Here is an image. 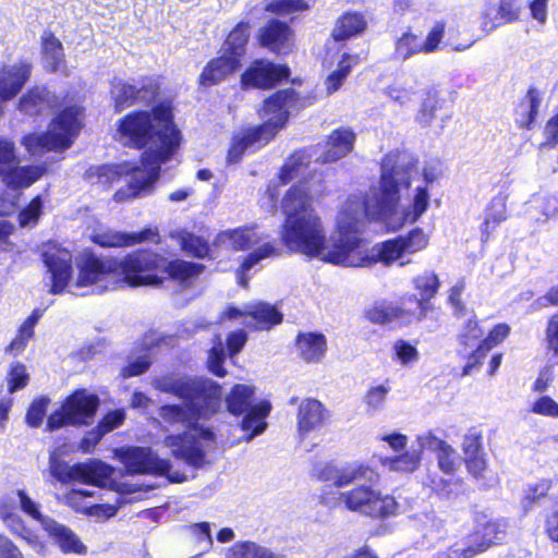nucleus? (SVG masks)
Returning a JSON list of instances; mask_svg holds the SVG:
<instances>
[{"label": "nucleus", "mask_w": 558, "mask_h": 558, "mask_svg": "<svg viewBox=\"0 0 558 558\" xmlns=\"http://www.w3.org/2000/svg\"><path fill=\"white\" fill-rule=\"evenodd\" d=\"M117 132L125 147L145 150L140 157L142 166H130L126 174H131V180L113 193V202L123 204L155 192L161 163L177 154L182 135L169 101H159L149 110L128 112L119 119Z\"/></svg>", "instance_id": "nucleus-1"}, {"label": "nucleus", "mask_w": 558, "mask_h": 558, "mask_svg": "<svg viewBox=\"0 0 558 558\" xmlns=\"http://www.w3.org/2000/svg\"><path fill=\"white\" fill-rule=\"evenodd\" d=\"M401 170L397 167L384 169L379 177L378 187L374 189L372 196L362 202L348 199L347 206L338 217L335 232L329 238L328 245L320 254L322 260L332 265L348 267L367 266V255L363 253V239L360 230L359 209L376 220H387L397 213L400 203L401 184L410 187L409 178L401 182Z\"/></svg>", "instance_id": "nucleus-2"}, {"label": "nucleus", "mask_w": 558, "mask_h": 558, "mask_svg": "<svg viewBox=\"0 0 558 558\" xmlns=\"http://www.w3.org/2000/svg\"><path fill=\"white\" fill-rule=\"evenodd\" d=\"M313 201L306 182L299 181L288 189L281 202L284 215L280 232L282 244L289 252L311 258L319 257L326 243L325 228Z\"/></svg>", "instance_id": "nucleus-3"}, {"label": "nucleus", "mask_w": 558, "mask_h": 558, "mask_svg": "<svg viewBox=\"0 0 558 558\" xmlns=\"http://www.w3.org/2000/svg\"><path fill=\"white\" fill-rule=\"evenodd\" d=\"M155 388L185 402L194 423L211 418L221 408L222 386L206 376H163Z\"/></svg>", "instance_id": "nucleus-4"}, {"label": "nucleus", "mask_w": 558, "mask_h": 558, "mask_svg": "<svg viewBox=\"0 0 558 558\" xmlns=\"http://www.w3.org/2000/svg\"><path fill=\"white\" fill-rule=\"evenodd\" d=\"M252 25L239 21L226 35L217 56L210 58L197 76V88L207 92L234 76L247 54Z\"/></svg>", "instance_id": "nucleus-5"}, {"label": "nucleus", "mask_w": 558, "mask_h": 558, "mask_svg": "<svg viewBox=\"0 0 558 558\" xmlns=\"http://www.w3.org/2000/svg\"><path fill=\"white\" fill-rule=\"evenodd\" d=\"M159 416L169 424L186 423L187 427L197 433V436L182 432L166 437L165 442L171 449V456L182 460L185 464L199 469L206 463V451L199 438L206 441H215V433L209 427H204L192 420L190 409L180 403L165 404L158 410Z\"/></svg>", "instance_id": "nucleus-6"}, {"label": "nucleus", "mask_w": 558, "mask_h": 558, "mask_svg": "<svg viewBox=\"0 0 558 558\" xmlns=\"http://www.w3.org/2000/svg\"><path fill=\"white\" fill-rule=\"evenodd\" d=\"M85 108L71 104L61 108L41 133H27L22 145L32 154L61 153L69 149L84 128Z\"/></svg>", "instance_id": "nucleus-7"}, {"label": "nucleus", "mask_w": 558, "mask_h": 558, "mask_svg": "<svg viewBox=\"0 0 558 558\" xmlns=\"http://www.w3.org/2000/svg\"><path fill=\"white\" fill-rule=\"evenodd\" d=\"M511 332V327L507 323L495 324L486 333L482 320L475 313L463 323L459 333L458 342L464 349L475 345L468 354L466 362L462 367V375H470L474 371H478L489 351L501 344Z\"/></svg>", "instance_id": "nucleus-8"}, {"label": "nucleus", "mask_w": 558, "mask_h": 558, "mask_svg": "<svg viewBox=\"0 0 558 558\" xmlns=\"http://www.w3.org/2000/svg\"><path fill=\"white\" fill-rule=\"evenodd\" d=\"M166 257L153 248H136L117 258V272L131 288L159 287L165 282L160 275Z\"/></svg>", "instance_id": "nucleus-9"}, {"label": "nucleus", "mask_w": 558, "mask_h": 558, "mask_svg": "<svg viewBox=\"0 0 558 558\" xmlns=\"http://www.w3.org/2000/svg\"><path fill=\"white\" fill-rule=\"evenodd\" d=\"M100 405L96 393L77 388L68 395L60 407L47 417L46 429L54 432L62 427H82L93 423Z\"/></svg>", "instance_id": "nucleus-10"}, {"label": "nucleus", "mask_w": 558, "mask_h": 558, "mask_svg": "<svg viewBox=\"0 0 558 558\" xmlns=\"http://www.w3.org/2000/svg\"><path fill=\"white\" fill-rule=\"evenodd\" d=\"M339 500L347 510L378 521L397 515L399 509V504L392 495L383 494L379 489L365 484L339 493Z\"/></svg>", "instance_id": "nucleus-11"}, {"label": "nucleus", "mask_w": 558, "mask_h": 558, "mask_svg": "<svg viewBox=\"0 0 558 558\" xmlns=\"http://www.w3.org/2000/svg\"><path fill=\"white\" fill-rule=\"evenodd\" d=\"M316 101L317 94L315 90L303 95L293 87H286L275 90L263 100L259 116L268 117V120L264 123L270 124L278 134L289 121L290 109L301 111L313 106Z\"/></svg>", "instance_id": "nucleus-12"}, {"label": "nucleus", "mask_w": 558, "mask_h": 558, "mask_svg": "<svg viewBox=\"0 0 558 558\" xmlns=\"http://www.w3.org/2000/svg\"><path fill=\"white\" fill-rule=\"evenodd\" d=\"M46 172L43 166H20L13 141L0 137V179L11 189H25L37 182Z\"/></svg>", "instance_id": "nucleus-13"}, {"label": "nucleus", "mask_w": 558, "mask_h": 558, "mask_svg": "<svg viewBox=\"0 0 558 558\" xmlns=\"http://www.w3.org/2000/svg\"><path fill=\"white\" fill-rule=\"evenodd\" d=\"M291 75L288 63L275 62L267 58H256L240 75L242 89L271 90L287 83Z\"/></svg>", "instance_id": "nucleus-14"}, {"label": "nucleus", "mask_w": 558, "mask_h": 558, "mask_svg": "<svg viewBox=\"0 0 558 558\" xmlns=\"http://www.w3.org/2000/svg\"><path fill=\"white\" fill-rule=\"evenodd\" d=\"M120 460L128 474H151L165 476L172 483H182L186 475L180 472L171 473V462L154 454L149 448L131 447L121 452Z\"/></svg>", "instance_id": "nucleus-15"}, {"label": "nucleus", "mask_w": 558, "mask_h": 558, "mask_svg": "<svg viewBox=\"0 0 558 558\" xmlns=\"http://www.w3.org/2000/svg\"><path fill=\"white\" fill-rule=\"evenodd\" d=\"M445 33L446 22L442 20L432 25L424 40L413 32L412 27H408L393 43L392 58L405 61L420 53H433L440 49Z\"/></svg>", "instance_id": "nucleus-16"}, {"label": "nucleus", "mask_w": 558, "mask_h": 558, "mask_svg": "<svg viewBox=\"0 0 558 558\" xmlns=\"http://www.w3.org/2000/svg\"><path fill=\"white\" fill-rule=\"evenodd\" d=\"M110 94L114 111L121 112L137 104L154 102L160 94V86L149 76L142 77L140 86L114 78L111 81Z\"/></svg>", "instance_id": "nucleus-17"}, {"label": "nucleus", "mask_w": 558, "mask_h": 558, "mask_svg": "<svg viewBox=\"0 0 558 558\" xmlns=\"http://www.w3.org/2000/svg\"><path fill=\"white\" fill-rule=\"evenodd\" d=\"M277 133L270 124L259 123L257 125L242 129L231 138L227 151V162L229 165L239 163L246 151L255 153L268 145Z\"/></svg>", "instance_id": "nucleus-18"}, {"label": "nucleus", "mask_w": 558, "mask_h": 558, "mask_svg": "<svg viewBox=\"0 0 558 558\" xmlns=\"http://www.w3.org/2000/svg\"><path fill=\"white\" fill-rule=\"evenodd\" d=\"M294 29L278 17L268 19L256 33V43L276 56H288L294 49Z\"/></svg>", "instance_id": "nucleus-19"}, {"label": "nucleus", "mask_w": 558, "mask_h": 558, "mask_svg": "<svg viewBox=\"0 0 558 558\" xmlns=\"http://www.w3.org/2000/svg\"><path fill=\"white\" fill-rule=\"evenodd\" d=\"M43 262L50 274L51 294H60L70 283L73 275L70 251L54 243H48L41 254Z\"/></svg>", "instance_id": "nucleus-20"}, {"label": "nucleus", "mask_w": 558, "mask_h": 558, "mask_svg": "<svg viewBox=\"0 0 558 558\" xmlns=\"http://www.w3.org/2000/svg\"><path fill=\"white\" fill-rule=\"evenodd\" d=\"M75 286L92 287L108 279L117 272V257H99L92 251L84 252L77 262Z\"/></svg>", "instance_id": "nucleus-21"}, {"label": "nucleus", "mask_w": 558, "mask_h": 558, "mask_svg": "<svg viewBox=\"0 0 558 558\" xmlns=\"http://www.w3.org/2000/svg\"><path fill=\"white\" fill-rule=\"evenodd\" d=\"M413 287L420 293V298L415 294H404L402 299L409 311L414 313L417 323L426 318L427 312L430 310L428 303L437 295L440 280L435 271H425L413 279Z\"/></svg>", "instance_id": "nucleus-22"}, {"label": "nucleus", "mask_w": 558, "mask_h": 558, "mask_svg": "<svg viewBox=\"0 0 558 558\" xmlns=\"http://www.w3.org/2000/svg\"><path fill=\"white\" fill-rule=\"evenodd\" d=\"M92 241L94 244L105 248H123L145 242L159 244L161 239L157 228L146 227L133 232L106 230L94 234Z\"/></svg>", "instance_id": "nucleus-23"}, {"label": "nucleus", "mask_w": 558, "mask_h": 558, "mask_svg": "<svg viewBox=\"0 0 558 558\" xmlns=\"http://www.w3.org/2000/svg\"><path fill=\"white\" fill-rule=\"evenodd\" d=\"M414 317V313L404 305L402 298L398 305L380 300L375 301L364 310V318L374 325H388L392 322L410 325L416 323Z\"/></svg>", "instance_id": "nucleus-24"}, {"label": "nucleus", "mask_w": 558, "mask_h": 558, "mask_svg": "<svg viewBox=\"0 0 558 558\" xmlns=\"http://www.w3.org/2000/svg\"><path fill=\"white\" fill-rule=\"evenodd\" d=\"M462 451L468 473L476 480L484 478L488 463L483 448V434L476 427H471L463 437Z\"/></svg>", "instance_id": "nucleus-25"}, {"label": "nucleus", "mask_w": 558, "mask_h": 558, "mask_svg": "<svg viewBox=\"0 0 558 558\" xmlns=\"http://www.w3.org/2000/svg\"><path fill=\"white\" fill-rule=\"evenodd\" d=\"M33 65L27 60H20L12 65L0 68V100L9 101L15 98L29 81Z\"/></svg>", "instance_id": "nucleus-26"}, {"label": "nucleus", "mask_w": 558, "mask_h": 558, "mask_svg": "<svg viewBox=\"0 0 558 558\" xmlns=\"http://www.w3.org/2000/svg\"><path fill=\"white\" fill-rule=\"evenodd\" d=\"M247 316L242 324L252 331H269L283 322L282 312L265 301L250 302Z\"/></svg>", "instance_id": "nucleus-27"}, {"label": "nucleus", "mask_w": 558, "mask_h": 558, "mask_svg": "<svg viewBox=\"0 0 558 558\" xmlns=\"http://www.w3.org/2000/svg\"><path fill=\"white\" fill-rule=\"evenodd\" d=\"M293 344L298 356L307 364L320 363L328 350L327 338L320 331H300Z\"/></svg>", "instance_id": "nucleus-28"}, {"label": "nucleus", "mask_w": 558, "mask_h": 558, "mask_svg": "<svg viewBox=\"0 0 558 558\" xmlns=\"http://www.w3.org/2000/svg\"><path fill=\"white\" fill-rule=\"evenodd\" d=\"M356 141V134L351 128H337L327 136L326 147L322 155L324 163L336 162L353 149Z\"/></svg>", "instance_id": "nucleus-29"}, {"label": "nucleus", "mask_w": 558, "mask_h": 558, "mask_svg": "<svg viewBox=\"0 0 558 558\" xmlns=\"http://www.w3.org/2000/svg\"><path fill=\"white\" fill-rule=\"evenodd\" d=\"M367 25L364 13L349 10L337 19L330 36L336 43H342L364 34Z\"/></svg>", "instance_id": "nucleus-30"}, {"label": "nucleus", "mask_w": 558, "mask_h": 558, "mask_svg": "<svg viewBox=\"0 0 558 558\" xmlns=\"http://www.w3.org/2000/svg\"><path fill=\"white\" fill-rule=\"evenodd\" d=\"M43 527L59 546L62 553L76 555H84L87 553V547L69 526L49 519L44 523Z\"/></svg>", "instance_id": "nucleus-31"}, {"label": "nucleus", "mask_w": 558, "mask_h": 558, "mask_svg": "<svg viewBox=\"0 0 558 558\" xmlns=\"http://www.w3.org/2000/svg\"><path fill=\"white\" fill-rule=\"evenodd\" d=\"M205 268L204 264L174 258L171 260L166 259L161 271L167 274L168 280L187 288L191 287L196 278L204 272Z\"/></svg>", "instance_id": "nucleus-32"}, {"label": "nucleus", "mask_w": 558, "mask_h": 558, "mask_svg": "<svg viewBox=\"0 0 558 558\" xmlns=\"http://www.w3.org/2000/svg\"><path fill=\"white\" fill-rule=\"evenodd\" d=\"M327 410L316 399H305L298 410V429L304 435L320 427L326 420Z\"/></svg>", "instance_id": "nucleus-33"}, {"label": "nucleus", "mask_w": 558, "mask_h": 558, "mask_svg": "<svg viewBox=\"0 0 558 558\" xmlns=\"http://www.w3.org/2000/svg\"><path fill=\"white\" fill-rule=\"evenodd\" d=\"M40 49L46 62L45 68L48 72L56 73L65 65L63 44L51 31L43 33Z\"/></svg>", "instance_id": "nucleus-34"}, {"label": "nucleus", "mask_w": 558, "mask_h": 558, "mask_svg": "<svg viewBox=\"0 0 558 558\" xmlns=\"http://www.w3.org/2000/svg\"><path fill=\"white\" fill-rule=\"evenodd\" d=\"M126 171L128 169L123 170V166L119 163L93 165L85 170L83 178L93 185L110 187L123 175H128Z\"/></svg>", "instance_id": "nucleus-35"}, {"label": "nucleus", "mask_w": 558, "mask_h": 558, "mask_svg": "<svg viewBox=\"0 0 558 558\" xmlns=\"http://www.w3.org/2000/svg\"><path fill=\"white\" fill-rule=\"evenodd\" d=\"M361 57L359 53L343 52L337 63V68L331 71L325 78V88L328 95L339 90L344 81L351 74L352 69L360 64Z\"/></svg>", "instance_id": "nucleus-36"}, {"label": "nucleus", "mask_w": 558, "mask_h": 558, "mask_svg": "<svg viewBox=\"0 0 558 558\" xmlns=\"http://www.w3.org/2000/svg\"><path fill=\"white\" fill-rule=\"evenodd\" d=\"M402 247L398 235L378 242L373 246L372 255H367V265L380 263L384 266H390L405 255Z\"/></svg>", "instance_id": "nucleus-37"}, {"label": "nucleus", "mask_w": 558, "mask_h": 558, "mask_svg": "<svg viewBox=\"0 0 558 558\" xmlns=\"http://www.w3.org/2000/svg\"><path fill=\"white\" fill-rule=\"evenodd\" d=\"M255 389L245 384H235L226 397L227 411L235 417L243 415L254 404Z\"/></svg>", "instance_id": "nucleus-38"}, {"label": "nucleus", "mask_w": 558, "mask_h": 558, "mask_svg": "<svg viewBox=\"0 0 558 558\" xmlns=\"http://www.w3.org/2000/svg\"><path fill=\"white\" fill-rule=\"evenodd\" d=\"M270 410V403L266 400H263L257 404H254L243 414V418L241 421V429L247 434V439H252L253 437L264 432L267 426L265 418L268 416Z\"/></svg>", "instance_id": "nucleus-39"}, {"label": "nucleus", "mask_w": 558, "mask_h": 558, "mask_svg": "<svg viewBox=\"0 0 558 558\" xmlns=\"http://www.w3.org/2000/svg\"><path fill=\"white\" fill-rule=\"evenodd\" d=\"M50 99L51 93L46 86L34 85L20 97L17 109L28 116H39Z\"/></svg>", "instance_id": "nucleus-40"}, {"label": "nucleus", "mask_w": 558, "mask_h": 558, "mask_svg": "<svg viewBox=\"0 0 558 558\" xmlns=\"http://www.w3.org/2000/svg\"><path fill=\"white\" fill-rule=\"evenodd\" d=\"M379 474L371 465L362 462L349 463L340 470V476L337 478V487H344L357 481H377Z\"/></svg>", "instance_id": "nucleus-41"}, {"label": "nucleus", "mask_w": 558, "mask_h": 558, "mask_svg": "<svg viewBox=\"0 0 558 558\" xmlns=\"http://www.w3.org/2000/svg\"><path fill=\"white\" fill-rule=\"evenodd\" d=\"M108 466L100 462L75 463L72 465L73 481L101 487L108 476Z\"/></svg>", "instance_id": "nucleus-42"}, {"label": "nucleus", "mask_w": 558, "mask_h": 558, "mask_svg": "<svg viewBox=\"0 0 558 558\" xmlns=\"http://www.w3.org/2000/svg\"><path fill=\"white\" fill-rule=\"evenodd\" d=\"M501 534H504V531L500 529V524L497 521L489 520L476 526L472 533V543L482 551L499 544Z\"/></svg>", "instance_id": "nucleus-43"}, {"label": "nucleus", "mask_w": 558, "mask_h": 558, "mask_svg": "<svg viewBox=\"0 0 558 558\" xmlns=\"http://www.w3.org/2000/svg\"><path fill=\"white\" fill-rule=\"evenodd\" d=\"M225 558H279V556L255 542L239 541L226 550Z\"/></svg>", "instance_id": "nucleus-44"}, {"label": "nucleus", "mask_w": 558, "mask_h": 558, "mask_svg": "<svg viewBox=\"0 0 558 558\" xmlns=\"http://www.w3.org/2000/svg\"><path fill=\"white\" fill-rule=\"evenodd\" d=\"M252 231L253 229L250 227L228 229L218 234V240L221 243H227L228 248L232 251H246L254 243Z\"/></svg>", "instance_id": "nucleus-45"}, {"label": "nucleus", "mask_w": 558, "mask_h": 558, "mask_svg": "<svg viewBox=\"0 0 558 558\" xmlns=\"http://www.w3.org/2000/svg\"><path fill=\"white\" fill-rule=\"evenodd\" d=\"M429 204V193L426 186H418L415 190L414 197L409 208L402 213V218L396 229L405 223H415L427 210Z\"/></svg>", "instance_id": "nucleus-46"}, {"label": "nucleus", "mask_w": 558, "mask_h": 558, "mask_svg": "<svg viewBox=\"0 0 558 558\" xmlns=\"http://www.w3.org/2000/svg\"><path fill=\"white\" fill-rule=\"evenodd\" d=\"M11 534L25 541L32 547L41 550L45 548V544L40 541L38 534H36L31 527L27 526L24 519L19 512L13 513L7 521H2Z\"/></svg>", "instance_id": "nucleus-47"}, {"label": "nucleus", "mask_w": 558, "mask_h": 558, "mask_svg": "<svg viewBox=\"0 0 558 558\" xmlns=\"http://www.w3.org/2000/svg\"><path fill=\"white\" fill-rule=\"evenodd\" d=\"M422 456V450L404 451L400 454L386 458L383 460V464L387 465L389 470L393 472L413 473L420 468Z\"/></svg>", "instance_id": "nucleus-48"}, {"label": "nucleus", "mask_w": 558, "mask_h": 558, "mask_svg": "<svg viewBox=\"0 0 558 558\" xmlns=\"http://www.w3.org/2000/svg\"><path fill=\"white\" fill-rule=\"evenodd\" d=\"M463 484L464 481L461 477L444 478L436 474L428 475L427 477V486L430 488L432 493L442 499H450L453 496H458Z\"/></svg>", "instance_id": "nucleus-49"}, {"label": "nucleus", "mask_w": 558, "mask_h": 558, "mask_svg": "<svg viewBox=\"0 0 558 558\" xmlns=\"http://www.w3.org/2000/svg\"><path fill=\"white\" fill-rule=\"evenodd\" d=\"M541 105L539 92L535 87H530L526 95L518 106L520 116V125L530 129L537 116L538 107Z\"/></svg>", "instance_id": "nucleus-50"}, {"label": "nucleus", "mask_w": 558, "mask_h": 558, "mask_svg": "<svg viewBox=\"0 0 558 558\" xmlns=\"http://www.w3.org/2000/svg\"><path fill=\"white\" fill-rule=\"evenodd\" d=\"M398 238L404 254L409 255L424 251L429 244V236L421 227L412 228L405 234H399Z\"/></svg>", "instance_id": "nucleus-51"}, {"label": "nucleus", "mask_w": 558, "mask_h": 558, "mask_svg": "<svg viewBox=\"0 0 558 558\" xmlns=\"http://www.w3.org/2000/svg\"><path fill=\"white\" fill-rule=\"evenodd\" d=\"M507 219L505 204L490 203L486 209V215L481 225V233L483 242H487L492 232Z\"/></svg>", "instance_id": "nucleus-52"}, {"label": "nucleus", "mask_w": 558, "mask_h": 558, "mask_svg": "<svg viewBox=\"0 0 558 558\" xmlns=\"http://www.w3.org/2000/svg\"><path fill=\"white\" fill-rule=\"evenodd\" d=\"M264 10L279 16H286L296 12L310 10V4L305 0H271L266 3Z\"/></svg>", "instance_id": "nucleus-53"}, {"label": "nucleus", "mask_w": 558, "mask_h": 558, "mask_svg": "<svg viewBox=\"0 0 558 558\" xmlns=\"http://www.w3.org/2000/svg\"><path fill=\"white\" fill-rule=\"evenodd\" d=\"M29 374L22 362L12 363L8 369L7 384L9 393L24 389L29 384Z\"/></svg>", "instance_id": "nucleus-54"}, {"label": "nucleus", "mask_w": 558, "mask_h": 558, "mask_svg": "<svg viewBox=\"0 0 558 558\" xmlns=\"http://www.w3.org/2000/svg\"><path fill=\"white\" fill-rule=\"evenodd\" d=\"M49 403L50 399L47 396H38L32 401L25 415V422L29 427L38 428L43 424Z\"/></svg>", "instance_id": "nucleus-55"}, {"label": "nucleus", "mask_w": 558, "mask_h": 558, "mask_svg": "<svg viewBox=\"0 0 558 558\" xmlns=\"http://www.w3.org/2000/svg\"><path fill=\"white\" fill-rule=\"evenodd\" d=\"M181 248L190 256L196 258H205L210 253L209 243L202 236L187 233L181 240Z\"/></svg>", "instance_id": "nucleus-56"}, {"label": "nucleus", "mask_w": 558, "mask_h": 558, "mask_svg": "<svg viewBox=\"0 0 558 558\" xmlns=\"http://www.w3.org/2000/svg\"><path fill=\"white\" fill-rule=\"evenodd\" d=\"M454 456L456 450L448 442L440 441L438 444L437 465L445 474L452 475L457 471L458 464Z\"/></svg>", "instance_id": "nucleus-57"}, {"label": "nucleus", "mask_w": 558, "mask_h": 558, "mask_svg": "<svg viewBox=\"0 0 558 558\" xmlns=\"http://www.w3.org/2000/svg\"><path fill=\"white\" fill-rule=\"evenodd\" d=\"M225 361H226V353L223 350V347L221 342H218V344L211 347L208 351V357H207V368L208 371L219 377L223 378L227 376L228 372L225 367Z\"/></svg>", "instance_id": "nucleus-58"}, {"label": "nucleus", "mask_w": 558, "mask_h": 558, "mask_svg": "<svg viewBox=\"0 0 558 558\" xmlns=\"http://www.w3.org/2000/svg\"><path fill=\"white\" fill-rule=\"evenodd\" d=\"M43 214V199L40 195L33 197L29 203L19 214V225L26 227L37 225Z\"/></svg>", "instance_id": "nucleus-59"}, {"label": "nucleus", "mask_w": 558, "mask_h": 558, "mask_svg": "<svg viewBox=\"0 0 558 558\" xmlns=\"http://www.w3.org/2000/svg\"><path fill=\"white\" fill-rule=\"evenodd\" d=\"M125 421V411L123 409H114L108 411L98 421L96 427L105 437L107 434L119 428Z\"/></svg>", "instance_id": "nucleus-60"}, {"label": "nucleus", "mask_w": 558, "mask_h": 558, "mask_svg": "<svg viewBox=\"0 0 558 558\" xmlns=\"http://www.w3.org/2000/svg\"><path fill=\"white\" fill-rule=\"evenodd\" d=\"M393 351L395 359L402 365L413 364L420 359V353L416 347L403 339H398L393 343Z\"/></svg>", "instance_id": "nucleus-61"}, {"label": "nucleus", "mask_w": 558, "mask_h": 558, "mask_svg": "<svg viewBox=\"0 0 558 558\" xmlns=\"http://www.w3.org/2000/svg\"><path fill=\"white\" fill-rule=\"evenodd\" d=\"M15 494L20 500L21 510L33 520L41 523L44 526V523H46L49 519H46L41 514L39 505L31 498L25 489H17Z\"/></svg>", "instance_id": "nucleus-62"}, {"label": "nucleus", "mask_w": 558, "mask_h": 558, "mask_svg": "<svg viewBox=\"0 0 558 558\" xmlns=\"http://www.w3.org/2000/svg\"><path fill=\"white\" fill-rule=\"evenodd\" d=\"M465 289V281L463 278H460L448 292V302L453 308V314L457 317H460L465 314L466 306L462 300V294Z\"/></svg>", "instance_id": "nucleus-63"}, {"label": "nucleus", "mask_w": 558, "mask_h": 558, "mask_svg": "<svg viewBox=\"0 0 558 558\" xmlns=\"http://www.w3.org/2000/svg\"><path fill=\"white\" fill-rule=\"evenodd\" d=\"M301 157L295 154H291L287 161L280 167L277 174L280 185H287L292 181L299 173L301 167Z\"/></svg>", "instance_id": "nucleus-64"}]
</instances>
